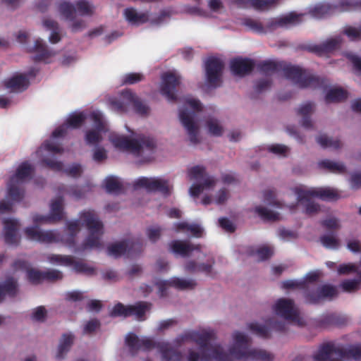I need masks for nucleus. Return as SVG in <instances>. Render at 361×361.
Listing matches in <instances>:
<instances>
[{"label": "nucleus", "instance_id": "f257e3e1", "mask_svg": "<svg viewBox=\"0 0 361 361\" xmlns=\"http://www.w3.org/2000/svg\"><path fill=\"white\" fill-rule=\"evenodd\" d=\"M216 337L215 331L202 329L185 333L182 340L190 339L198 345V352L190 350L188 361H273L274 355L262 348L250 347V338L244 332L235 331L231 335L230 343L225 350L219 343H210Z\"/></svg>", "mask_w": 361, "mask_h": 361}, {"label": "nucleus", "instance_id": "f03ea898", "mask_svg": "<svg viewBox=\"0 0 361 361\" xmlns=\"http://www.w3.org/2000/svg\"><path fill=\"white\" fill-rule=\"evenodd\" d=\"M81 226L85 227L88 233L80 250L99 248L102 245L103 224L93 210H84L80 212L78 220L67 223L68 231L71 236L62 237L56 231H44L35 225L25 227L23 233L27 240L42 243L62 241L71 247L75 244L73 235L79 231Z\"/></svg>", "mask_w": 361, "mask_h": 361}, {"label": "nucleus", "instance_id": "7ed1b4c3", "mask_svg": "<svg viewBox=\"0 0 361 361\" xmlns=\"http://www.w3.org/2000/svg\"><path fill=\"white\" fill-rule=\"evenodd\" d=\"M94 126L85 132V142L88 145H96L102 140V134L108 132L107 137L111 145L116 149L128 152L135 154H142L146 150L155 147L153 139L136 135L129 131V135H123L114 131H108L107 121L100 111H92L90 115Z\"/></svg>", "mask_w": 361, "mask_h": 361}, {"label": "nucleus", "instance_id": "20e7f679", "mask_svg": "<svg viewBox=\"0 0 361 361\" xmlns=\"http://www.w3.org/2000/svg\"><path fill=\"white\" fill-rule=\"evenodd\" d=\"M187 178L192 182L189 188V195L193 198H197L204 193L201 204H224L230 198L231 193L227 188L222 185L215 177L209 175L205 168L201 165L193 166L187 170Z\"/></svg>", "mask_w": 361, "mask_h": 361}, {"label": "nucleus", "instance_id": "39448f33", "mask_svg": "<svg viewBox=\"0 0 361 361\" xmlns=\"http://www.w3.org/2000/svg\"><path fill=\"white\" fill-rule=\"evenodd\" d=\"M86 118L87 114L84 111L70 114L66 122L52 133L50 139L45 141L35 152V156L39 161L54 171H63V164L57 161L54 157L55 154L63 152V147L58 143L57 140L67 133L68 128L74 129L80 127Z\"/></svg>", "mask_w": 361, "mask_h": 361}, {"label": "nucleus", "instance_id": "423d86ee", "mask_svg": "<svg viewBox=\"0 0 361 361\" xmlns=\"http://www.w3.org/2000/svg\"><path fill=\"white\" fill-rule=\"evenodd\" d=\"M94 10V6L87 0H78L75 3L64 1L57 7L60 19L67 23L73 32H82L87 27L85 18L92 16Z\"/></svg>", "mask_w": 361, "mask_h": 361}, {"label": "nucleus", "instance_id": "0eeeda50", "mask_svg": "<svg viewBox=\"0 0 361 361\" xmlns=\"http://www.w3.org/2000/svg\"><path fill=\"white\" fill-rule=\"evenodd\" d=\"M32 171V167L28 162H23L18 167L8 183L6 199L0 202V215L12 212L14 204L22 200L21 185L30 179Z\"/></svg>", "mask_w": 361, "mask_h": 361}, {"label": "nucleus", "instance_id": "6e6552de", "mask_svg": "<svg viewBox=\"0 0 361 361\" xmlns=\"http://www.w3.org/2000/svg\"><path fill=\"white\" fill-rule=\"evenodd\" d=\"M203 106L200 101L192 96H187L183 99V105L178 110V118L185 128L188 139L192 144L200 142V130L195 121V113L202 111Z\"/></svg>", "mask_w": 361, "mask_h": 361}, {"label": "nucleus", "instance_id": "1a4fd4ad", "mask_svg": "<svg viewBox=\"0 0 361 361\" xmlns=\"http://www.w3.org/2000/svg\"><path fill=\"white\" fill-rule=\"evenodd\" d=\"M292 192L297 197L298 204L301 205L305 213L308 214H315L320 210V207L312 200V198L318 197L325 200H332L338 197L336 190L330 188L298 185L292 188Z\"/></svg>", "mask_w": 361, "mask_h": 361}, {"label": "nucleus", "instance_id": "9d476101", "mask_svg": "<svg viewBox=\"0 0 361 361\" xmlns=\"http://www.w3.org/2000/svg\"><path fill=\"white\" fill-rule=\"evenodd\" d=\"M126 343L133 353L140 349L157 348L162 361H184L182 355L173 350L168 343H156L150 338H138L135 334L129 333L126 337Z\"/></svg>", "mask_w": 361, "mask_h": 361}, {"label": "nucleus", "instance_id": "9b49d317", "mask_svg": "<svg viewBox=\"0 0 361 361\" xmlns=\"http://www.w3.org/2000/svg\"><path fill=\"white\" fill-rule=\"evenodd\" d=\"M109 104L111 109L116 112H126L129 106H133L135 111L140 115H147L149 112V106L143 104L130 90H125L118 97L111 98Z\"/></svg>", "mask_w": 361, "mask_h": 361}, {"label": "nucleus", "instance_id": "f8f14e48", "mask_svg": "<svg viewBox=\"0 0 361 361\" xmlns=\"http://www.w3.org/2000/svg\"><path fill=\"white\" fill-rule=\"evenodd\" d=\"M314 357L315 361H361V350L355 348L343 354L334 344L327 343L320 347Z\"/></svg>", "mask_w": 361, "mask_h": 361}, {"label": "nucleus", "instance_id": "ddd939ff", "mask_svg": "<svg viewBox=\"0 0 361 361\" xmlns=\"http://www.w3.org/2000/svg\"><path fill=\"white\" fill-rule=\"evenodd\" d=\"M224 61L216 57H210L204 63V85L215 89L223 82Z\"/></svg>", "mask_w": 361, "mask_h": 361}, {"label": "nucleus", "instance_id": "4468645a", "mask_svg": "<svg viewBox=\"0 0 361 361\" xmlns=\"http://www.w3.org/2000/svg\"><path fill=\"white\" fill-rule=\"evenodd\" d=\"M274 312L284 319L287 322L301 326L304 324L303 318L294 302L288 298H279L272 307Z\"/></svg>", "mask_w": 361, "mask_h": 361}, {"label": "nucleus", "instance_id": "2eb2a0df", "mask_svg": "<svg viewBox=\"0 0 361 361\" xmlns=\"http://www.w3.org/2000/svg\"><path fill=\"white\" fill-rule=\"evenodd\" d=\"M339 275H352L353 279L343 280L340 287L345 292L353 293L357 291L361 288V268L353 263L342 264L338 267Z\"/></svg>", "mask_w": 361, "mask_h": 361}, {"label": "nucleus", "instance_id": "dca6fc26", "mask_svg": "<svg viewBox=\"0 0 361 361\" xmlns=\"http://www.w3.org/2000/svg\"><path fill=\"white\" fill-rule=\"evenodd\" d=\"M181 79V76L176 71H168L161 75L159 90L168 102L176 101V87L180 84Z\"/></svg>", "mask_w": 361, "mask_h": 361}, {"label": "nucleus", "instance_id": "f3484780", "mask_svg": "<svg viewBox=\"0 0 361 361\" xmlns=\"http://www.w3.org/2000/svg\"><path fill=\"white\" fill-rule=\"evenodd\" d=\"M47 259L51 264L71 267L73 270L77 273L87 276H92L95 274L94 267L87 264L75 261L72 256L51 254L47 255Z\"/></svg>", "mask_w": 361, "mask_h": 361}, {"label": "nucleus", "instance_id": "a211bd4d", "mask_svg": "<svg viewBox=\"0 0 361 361\" xmlns=\"http://www.w3.org/2000/svg\"><path fill=\"white\" fill-rule=\"evenodd\" d=\"M47 259L51 264L71 267L73 270L77 273L87 276H92L95 274L94 267L87 264L75 261L72 256L51 254L47 255Z\"/></svg>", "mask_w": 361, "mask_h": 361}, {"label": "nucleus", "instance_id": "6ab92c4d", "mask_svg": "<svg viewBox=\"0 0 361 361\" xmlns=\"http://www.w3.org/2000/svg\"><path fill=\"white\" fill-rule=\"evenodd\" d=\"M151 304L146 302H139L134 305L124 306L118 303L111 310L110 314L113 317L135 316L136 319L144 320L145 314L150 310Z\"/></svg>", "mask_w": 361, "mask_h": 361}, {"label": "nucleus", "instance_id": "aec40b11", "mask_svg": "<svg viewBox=\"0 0 361 361\" xmlns=\"http://www.w3.org/2000/svg\"><path fill=\"white\" fill-rule=\"evenodd\" d=\"M202 127L207 135L212 137H221L226 132L224 122L218 116L216 111L207 109Z\"/></svg>", "mask_w": 361, "mask_h": 361}, {"label": "nucleus", "instance_id": "412c9836", "mask_svg": "<svg viewBox=\"0 0 361 361\" xmlns=\"http://www.w3.org/2000/svg\"><path fill=\"white\" fill-rule=\"evenodd\" d=\"M284 76L301 88L314 86L315 78L296 66H288L283 69Z\"/></svg>", "mask_w": 361, "mask_h": 361}, {"label": "nucleus", "instance_id": "4be33fe9", "mask_svg": "<svg viewBox=\"0 0 361 361\" xmlns=\"http://www.w3.org/2000/svg\"><path fill=\"white\" fill-rule=\"evenodd\" d=\"M169 247L173 253L182 257L194 256L198 261L202 260L205 257L200 245H195L186 241L173 240L170 243Z\"/></svg>", "mask_w": 361, "mask_h": 361}, {"label": "nucleus", "instance_id": "5701e85b", "mask_svg": "<svg viewBox=\"0 0 361 361\" xmlns=\"http://www.w3.org/2000/svg\"><path fill=\"white\" fill-rule=\"evenodd\" d=\"M135 185L147 191H159L164 194L169 192L172 188L167 180L159 177L139 178L135 180Z\"/></svg>", "mask_w": 361, "mask_h": 361}, {"label": "nucleus", "instance_id": "b1692460", "mask_svg": "<svg viewBox=\"0 0 361 361\" xmlns=\"http://www.w3.org/2000/svg\"><path fill=\"white\" fill-rule=\"evenodd\" d=\"M3 223V237L6 244L16 245L20 240L19 230L21 224L18 219L13 218H5Z\"/></svg>", "mask_w": 361, "mask_h": 361}, {"label": "nucleus", "instance_id": "393cba45", "mask_svg": "<svg viewBox=\"0 0 361 361\" xmlns=\"http://www.w3.org/2000/svg\"><path fill=\"white\" fill-rule=\"evenodd\" d=\"M156 286L160 296H163L169 287H174L179 290L192 289L197 286V283L192 279L172 277L169 281L159 280L156 283Z\"/></svg>", "mask_w": 361, "mask_h": 361}, {"label": "nucleus", "instance_id": "a878e982", "mask_svg": "<svg viewBox=\"0 0 361 361\" xmlns=\"http://www.w3.org/2000/svg\"><path fill=\"white\" fill-rule=\"evenodd\" d=\"M337 295V290L333 286L322 285L314 292L307 293L305 300L309 303H317L324 300L331 299Z\"/></svg>", "mask_w": 361, "mask_h": 361}, {"label": "nucleus", "instance_id": "bb28decb", "mask_svg": "<svg viewBox=\"0 0 361 361\" xmlns=\"http://www.w3.org/2000/svg\"><path fill=\"white\" fill-rule=\"evenodd\" d=\"M36 71L32 69L28 74H16L5 82V85L11 91L20 92L26 89L29 85V80L35 75Z\"/></svg>", "mask_w": 361, "mask_h": 361}, {"label": "nucleus", "instance_id": "cd10ccee", "mask_svg": "<svg viewBox=\"0 0 361 361\" xmlns=\"http://www.w3.org/2000/svg\"><path fill=\"white\" fill-rule=\"evenodd\" d=\"M214 259L212 257H210L207 263L188 261L185 264L184 268L188 272H203L209 276H214L216 274L214 269Z\"/></svg>", "mask_w": 361, "mask_h": 361}, {"label": "nucleus", "instance_id": "c85d7f7f", "mask_svg": "<svg viewBox=\"0 0 361 361\" xmlns=\"http://www.w3.org/2000/svg\"><path fill=\"white\" fill-rule=\"evenodd\" d=\"M302 14L290 13L273 19L269 26L271 29L277 27L288 28L300 23L302 20Z\"/></svg>", "mask_w": 361, "mask_h": 361}, {"label": "nucleus", "instance_id": "c756f323", "mask_svg": "<svg viewBox=\"0 0 361 361\" xmlns=\"http://www.w3.org/2000/svg\"><path fill=\"white\" fill-rule=\"evenodd\" d=\"M314 104L311 102H305L297 109V114L301 118L300 123L306 129H310L313 127L311 115L314 113Z\"/></svg>", "mask_w": 361, "mask_h": 361}, {"label": "nucleus", "instance_id": "7c9ffc66", "mask_svg": "<svg viewBox=\"0 0 361 361\" xmlns=\"http://www.w3.org/2000/svg\"><path fill=\"white\" fill-rule=\"evenodd\" d=\"M29 51L35 54V59L37 61H47L55 55V52L49 50L45 42L39 38L35 40L34 44L29 48Z\"/></svg>", "mask_w": 361, "mask_h": 361}, {"label": "nucleus", "instance_id": "2f4dec72", "mask_svg": "<svg viewBox=\"0 0 361 361\" xmlns=\"http://www.w3.org/2000/svg\"><path fill=\"white\" fill-rule=\"evenodd\" d=\"M248 328L250 331L261 337H265L269 334V329H273L277 331H281L284 329V325L281 323L273 322L272 320H269L267 326L259 324V323H250L248 325Z\"/></svg>", "mask_w": 361, "mask_h": 361}, {"label": "nucleus", "instance_id": "473e14b6", "mask_svg": "<svg viewBox=\"0 0 361 361\" xmlns=\"http://www.w3.org/2000/svg\"><path fill=\"white\" fill-rule=\"evenodd\" d=\"M253 67V61L247 59L238 58L231 61V70L236 75L243 76L250 73Z\"/></svg>", "mask_w": 361, "mask_h": 361}, {"label": "nucleus", "instance_id": "72a5a7b5", "mask_svg": "<svg viewBox=\"0 0 361 361\" xmlns=\"http://www.w3.org/2000/svg\"><path fill=\"white\" fill-rule=\"evenodd\" d=\"M43 27L50 32L49 41L51 44H56L61 39V30L57 22L49 18L42 20Z\"/></svg>", "mask_w": 361, "mask_h": 361}, {"label": "nucleus", "instance_id": "f704fd0d", "mask_svg": "<svg viewBox=\"0 0 361 361\" xmlns=\"http://www.w3.org/2000/svg\"><path fill=\"white\" fill-rule=\"evenodd\" d=\"M18 293V286L16 279L8 277L0 282V302L6 296L13 297Z\"/></svg>", "mask_w": 361, "mask_h": 361}, {"label": "nucleus", "instance_id": "c9c22d12", "mask_svg": "<svg viewBox=\"0 0 361 361\" xmlns=\"http://www.w3.org/2000/svg\"><path fill=\"white\" fill-rule=\"evenodd\" d=\"M74 338L72 334H65L61 336L55 353V357L57 360H62L65 357L74 342Z\"/></svg>", "mask_w": 361, "mask_h": 361}, {"label": "nucleus", "instance_id": "e433bc0d", "mask_svg": "<svg viewBox=\"0 0 361 361\" xmlns=\"http://www.w3.org/2000/svg\"><path fill=\"white\" fill-rule=\"evenodd\" d=\"M49 215L51 217H54L52 219L54 222L59 221L64 218V200L61 196L56 197L51 201Z\"/></svg>", "mask_w": 361, "mask_h": 361}, {"label": "nucleus", "instance_id": "4c0bfd02", "mask_svg": "<svg viewBox=\"0 0 361 361\" xmlns=\"http://www.w3.org/2000/svg\"><path fill=\"white\" fill-rule=\"evenodd\" d=\"M174 228L176 232L190 233L192 235L196 238H201L204 235L203 227L197 224H188L186 222H180L174 224Z\"/></svg>", "mask_w": 361, "mask_h": 361}, {"label": "nucleus", "instance_id": "58836bf2", "mask_svg": "<svg viewBox=\"0 0 361 361\" xmlns=\"http://www.w3.org/2000/svg\"><path fill=\"white\" fill-rule=\"evenodd\" d=\"M123 13L126 20L132 25H140L149 19L147 13L138 11L133 8H126Z\"/></svg>", "mask_w": 361, "mask_h": 361}, {"label": "nucleus", "instance_id": "ea45409f", "mask_svg": "<svg viewBox=\"0 0 361 361\" xmlns=\"http://www.w3.org/2000/svg\"><path fill=\"white\" fill-rule=\"evenodd\" d=\"M319 168L328 170L334 173H343L345 171V166L342 162L334 161L329 159H324L318 162Z\"/></svg>", "mask_w": 361, "mask_h": 361}, {"label": "nucleus", "instance_id": "a19ab883", "mask_svg": "<svg viewBox=\"0 0 361 361\" xmlns=\"http://www.w3.org/2000/svg\"><path fill=\"white\" fill-rule=\"evenodd\" d=\"M91 190L90 185L83 187L71 186L66 190V193L75 200L84 198L87 192Z\"/></svg>", "mask_w": 361, "mask_h": 361}, {"label": "nucleus", "instance_id": "79ce46f5", "mask_svg": "<svg viewBox=\"0 0 361 361\" xmlns=\"http://www.w3.org/2000/svg\"><path fill=\"white\" fill-rule=\"evenodd\" d=\"M106 190L109 193H118L122 189V182L116 176L106 177L103 183Z\"/></svg>", "mask_w": 361, "mask_h": 361}, {"label": "nucleus", "instance_id": "37998d69", "mask_svg": "<svg viewBox=\"0 0 361 361\" xmlns=\"http://www.w3.org/2000/svg\"><path fill=\"white\" fill-rule=\"evenodd\" d=\"M317 143L324 148L336 149L342 146L341 141L337 138H333L326 135H320L317 137Z\"/></svg>", "mask_w": 361, "mask_h": 361}, {"label": "nucleus", "instance_id": "c03bdc74", "mask_svg": "<svg viewBox=\"0 0 361 361\" xmlns=\"http://www.w3.org/2000/svg\"><path fill=\"white\" fill-rule=\"evenodd\" d=\"M322 245L330 250L338 249L341 246V242L336 235L333 233H326L320 237Z\"/></svg>", "mask_w": 361, "mask_h": 361}, {"label": "nucleus", "instance_id": "a18cd8bd", "mask_svg": "<svg viewBox=\"0 0 361 361\" xmlns=\"http://www.w3.org/2000/svg\"><path fill=\"white\" fill-rule=\"evenodd\" d=\"M126 240L116 242L110 245L107 248L109 255L118 257L123 255H128Z\"/></svg>", "mask_w": 361, "mask_h": 361}, {"label": "nucleus", "instance_id": "49530a36", "mask_svg": "<svg viewBox=\"0 0 361 361\" xmlns=\"http://www.w3.org/2000/svg\"><path fill=\"white\" fill-rule=\"evenodd\" d=\"M347 97V92L341 88L334 87L330 89L326 94L327 102H337L345 99Z\"/></svg>", "mask_w": 361, "mask_h": 361}, {"label": "nucleus", "instance_id": "de8ad7c7", "mask_svg": "<svg viewBox=\"0 0 361 361\" xmlns=\"http://www.w3.org/2000/svg\"><path fill=\"white\" fill-rule=\"evenodd\" d=\"M255 212L264 220L276 221L280 219V214L278 212L269 210L262 206L256 207Z\"/></svg>", "mask_w": 361, "mask_h": 361}, {"label": "nucleus", "instance_id": "09e8293b", "mask_svg": "<svg viewBox=\"0 0 361 361\" xmlns=\"http://www.w3.org/2000/svg\"><path fill=\"white\" fill-rule=\"evenodd\" d=\"M277 1L278 0H234L235 3L239 6H246L250 3L257 8H264L271 6Z\"/></svg>", "mask_w": 361, "mask_h": 361}, {"label": "nucleus", "instance_id": "8fccbe9b", "mask_svg": "<svg viewBox=\"0 0 361 361\" xmlns=\"http://www.w3.org/2000/svg\"><path fill=\"white\" fill-rule=\"evenodd\" d=\"M274 253V249L269 245H262L253 251V255L257 260H264L271 257Z\"/></svg>", "mask_w": 361, "mask_h": 361}, {"label": "nucleus", "instance_id": "3c124183", "mask_svg": "<svg viewBox=\"0 0 361 361\" xmlns=\"http://www.w3.org/2000/svg\"><path fill=\"white\" fill-rule=\"evenodd\" d=\"M145 75L141 73H128L121 77L123 85H133L142 81Z\"/></svg>", "mask_w": 361, "mask_h": 361}, {"label": "nucleus", "instance_id": "603ef678", "mask_svg": "<svg viewBox=\"0 0 361 361\" xmlns=\"http://www.w3.org/2000/svg\"><path fill=\"white\" fill-rule=\"evenodd\" d=\"M128 255H134L140 253L143 250V243L137 239H129L126 240Z\"/></svg>", "mask_w": 361, "mask_h": 361}, {"label": "nucleus", "instance_id": "864d4df0", "mask_svg": "<svg viewBox=\"0 0 361 361\" xmlns=\"http://www.w3.org/2000/svg\"><path fill=\"white\" fill-rule=\"evenodd\" d=\"M267 150L276 155L286 157L289 152V148L281 144H272L267 146Z\"/></svg>", "mask_w": 361, "mask_h": 361}, {"label": "nucleus", "instance_id": "5fc2aeb1", "mask_svg": "<svg viewBox=\"0 0 361 361\" xmlns=\"http://www.w3.org/2000/svg\"><path fill=\"white\" fill-rule=\"evenodd\" d=\"M331 7L327 4L317 5L312 10V14L314 17L320 18H324L331 13Z\"/></svg>", "mask_w": 361, "mask_h": 361}, {"label": "nucleus", "instance_id": "6e6d98bb", "mask_svg": "<svg viewBox=\"0 0 361 361\" xmlns=\"http://www.w3.org/2000/svg\"><path fill=\"white\" fill-rule=\"evenodd\" d=\"M28 279L33 283H39L44 281V271L35 269H30L27 271Z\"/></svg>", "mask_w": 361, "mask_h": 361}, {"label": "nucleus", "instance_id": "4d7b16f0", "mask_svg": "<svg viewBox=\"0 0 361 361\" xmlns=\"http://www.w3.org/2000/svg\"><path fill=\"white\" fill-rule=\"evenodd\" d=\"M52 218L54 217H51L49 214L48 215L35 214L32 216V221L35 226H38L39 225L54 223Z\"/></svg>", "mask_w": 361, "mask_h": 361}, {"label": "nucleus", "instance_id": "13d9d810", "mask_svg": "<svg viewBox=\"0 0 361 361\" xmlns=\"http://www.w3.org/2000/svg\"><path fill=\"white\" fill-rule=\"evenodd\" d=\"M341 42L340 37L326 39L322 44V49L326 51H330L337 48Z\"/></svg>", "mask_w": 361, "mask_h": 361}, {"label": "nucleus", "instance_id": "bf43d9fd", "mask_svg": "<svg viewBox=\"0 0 361 361\" xmlns=\"http://www.w3.org/2000/svg\"><path fill=\"white\" fill-rule=\"evenodd\" d=\"M244 25L247 27L250 30L256 32H264V29L261 23L258 20L247 18L244 21Z\"/></svg>", "mask_w": 361, "mask_h": 361}, {"label": "nucleus", "instance_id": "052dcab7", "mask_svg": "<svg viewBox=\"0 0 361 361\" xmlns=\"http://www.w3.org/2000/svg\"><path fill=\"white\" fill-rule=\"evenodd\" d=\"M343 32L351 40L359 39L361 38V25L359 27L348 26L345 27Z\"/></svg>", "mask_w": 361, "mask_h": 361}, {"label": "nucleus", "instance_id": "680f3d73", "mask_svg": "<svg viewBox=\"0 0 361 361\" xmlns=\"http://www.w3.org/2000/svg\"><path fill=\"white\" fill-rule=\"evenodd\" d=\"M47 311L43 306L37 307L32 310V319L37 322H43L47 318Z\"/></svg>", "mask_w": 361, "mask_h": 361}, {"label": "nucleus", "instance_id": "e2e57ef3", "mask_svg": "<svg viewBox=\"0 0 361 361\" xmlns=\"http://www.w3.org/2000/svg\"><path fill=\"white\" fill-rule=\"evenodd\" d=\"M277 235L283 241H290L296 239L298 237V234L295 232L286 228H279Z\"/></svg>", "mask_w": 361, "mask_h": 361}, {"label": "nucleus", "instance_id": "0e129e2a", "mask_svg": "<svg viewBox=\"0 0 361 361\" xmlns=\"http://www.w3.org/2000/svg\"><path fill=\"white\" fill-rule=\"evenodd\" d=\"M92 159L94 161L100 163L105 161L107 159V152L102 147H96L93 150Z\"/></svg>", "mask_w": 361, "mask_h": 361}, {"label": "nucleus", "instance_id": "69168bd1", "mask_svg": "<svg viewBox=\"0 0 361 361\" xmlns=\"http://www.w3.org/2000/svg\"><path fill=\"white\" fill-rule=\"evenodd\" d=\"M161 229L158 226H152L147 228L146 234L152 242H156L161 235Z\"/></svg>", "mask_w": 361, "mask_h": 361}, {"label": "nucleus", "instance_id": "338daca9", "mask_svg": "<svg viewBox=\"0 0 361 361\" xmlns=\"http://www.w3.org/2000/svg\"><path fill=\"white\" fill-rule=\"evenodd\" d=\"M44 280L56 281L63 278V274L56 269H49L44 271Z\"/></svg>", "mask_w": 361, "mask_h": 361}, {"label": "nucleus", "instance_id": "774afa93", "mask_svg": "<svg viewBox=\"0 0 361 361\" xmlns=\"http://www.w3.org/2000/svg\"><path fill=\"white\" fill-rule=\"evenodd\" d=\"M350 186L353 190H357L361 188V173H354L351 174L349 179Z\"/></svg>", "mask_w": 361, "mask_h": 361}]
</instances>
